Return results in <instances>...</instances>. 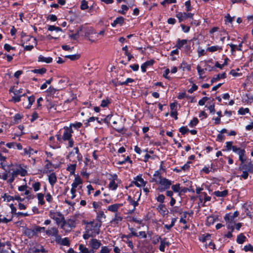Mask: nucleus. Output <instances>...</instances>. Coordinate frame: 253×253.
Masks as SVG:
<instances>
[{
	"label": "nucleus",
	"instance_id": "nucleus-33",
	"mask_svg": "<svg viewBox=\"0 0 253 253\" xmlns=\"http://www.w3.org/2000/svg\"><path fill=\"white\" fill-rule=\"evenodd\" d=\"M122 220L123 217L121 216H119L118 213H116L114 218L111 221V223L115 225H117Z\"/></svg>",
	"mask_w": 253,
	"mask_h": 253
},
{
	"label": "nucleus",
	"instance_id": "nucleus-28",
	"mask_svg": "<svg viewBox=\"0 0 253 253\" xmlns=\"http://www.w3.org/2000/svg\"><path fill=\"white\" fill-rule=\"evenodd\" d=\"M49 145L53 149L57 148V142L55 141L53 136H50L48 138Z\"/></svg>",
	"mask_w": 253,
	"mask_h": 253
},
{
	"label": "nucleus",
	"instance_id": "nucleus-48",
	"mask_svg": "<svg viewBox=\"0 0 253 253\" xmlns=\"http://www.w3.org/2000/svg\"><path fill=\"white\" fill-rule=\"evenodd\" d=\"M5 162H6V157L3 156L1 153H0V166L3 169H4L5 167L6 166V164Z\"/></svg>",
	"mask_w": 253,
	"mask_h": 253
},
{
	"label": "nucleus",
	"instance_id": "nucleus-19",
	"mask_svg": "<svg viewBox=\"0 0 253 253\" xmlns=\"http://www.w3.org/2000/svg\"><path fill=\"white\" fill-rule=\"evenodd\" d=\"M123 205V204H115L109 206L107 207V210L111 212H118V209L120 207H122Z\"/></svg>",
	"mask_w": 253,
	"mask_h": 253
},
{
	"label": "nucleus",
	"instance_id": "nucleus-54",
	"mask_svg": "<svg viewBox=\"0 0 253 253\" xmlns=\"http://www.w3.org/2000/svg\"><path fill=\"white\" fill-rule=\"evenodd\" d=\"M228 45L231 48V53L232 55L235 56V52L237 50V45L233 43H229Z\"/></svg>",
	"mask_w": 253,
	"mask_h": 253
},
{
	"label": "nucleus",
	"instance_id": "nucleus-1",
	"mask_svg": "<svg viewBox=\"0 0 253 253\" xmlns=\"http://www.w3.org/2000/svg\"><path fill=\"white\" fill-rule=\"evenodd\" d=\"M85 230H86V232L90 233L94 237L99 234L100 228L101 226L100 223H95L93 221H90L85 222Z\"/></svg>",
	"mask_w": 253,
	"mask_h": 253
},
{
	"label": "nucleus",
	"instance_id": "nucleus-60",
	"mask_svg": "<svg viewBox=\"0 0 253 253\" xmlns=\"http://www.w3.org/2000/svg\"><path fill=\"white\" fill-rule=\"evenodd\" d=\"M111 103L110 100L107 98L106 99H103L101 101L100 106L102 107H107Z\"/></svg>",
	"mask_w": 253,
	"mask_h": 253
},
{
	"label": "nucleus",
	"instance_id": "nucleus-34",
	"mask_svg": "<svg viewBox=\"0 0 253 253\" xmlns=\"http://www.w3.org/2000/svg\"><path fill=\"white\" fill-rule=\"evenodd\" d=\"M233 141H227L225 143L226 145L224 146V149H223V151H229L230 150H233V148H234L235 145H233Z\"/></svg>",
	"mask_w": 253,
	"mask_h": 253
},
{
	"label": "nucleus",
	"instance_id": "nucleus-61",
	"mask_svg": "<svg viewBox=\"0 0 253 253\" xmlns=\"http://www.w3.org/2000/svg\"><path fill=\"white\" fill-rule=\"evenodd\" d=\"M190 43L191 42H188V43L187 44H185L184 47V51L186 54H190V53L192 52Z\"/></svg>",
	"mask_w": 253,
	"mask_h": 253
},
{
	"label": "nucleus",
	"instance_id": "nucleus-23",
	"mask_svg": "<svg viewBox=\"0 0 253 253\" xmlns=\"http://www.w3.org/2000/svg\"><path fill=\"white\" fill-rule=\"evenodd\" d=\"M82 183L83 180L81 177L79 175H77L75 176L74 182L72 184V187L76 188L79 185L82 184Z\"/></svg>",
	"mask_w": 253,
	"mask_h": 253
},
{
	"label": "nucleus",
	"instance_id": "nucleus-14",
	"mask_svg": "<svg viewBox=\"0 0 253 253\" xmlns=\"http://www.w3.org/2000/svg\"><path fill=\"white\" fill-rule=\"evenodd\" d=\"M46 234L48 236H54L56 238H60V236L58 234V230L57 228L53 227L50 229H48L45 231Z\"/></svg>",
	"mask_w": 253,
	"mask_h": 253
},
{
	"label": "nucleus",
	"instance_id": "nucleus-17",
	"mask_svg": "<svg viewBox=\"0 0 253 253\" xmlns=\"http://www.w3.org/2000/svg\"><path fill=\"white\" fill-rule=\"evenodd\" d=\"M94 211L96 212L97 214L96 216V220L97 221V223H100L102 224V218H106V215L104 214V211H97L96 210H94Z\"/></svg>",
	"mask_w": 253,
	"mask_h": 253
},
{
	"label": "nucleus",
	"instance_id": "nucleus-40",
	"mask_svg": "<svg viewBox=\"0 0 253 253\" xmlns=\"http://www.w3.org/2000/svg\"><path fill=\"white\" fill-rule=\"evenodd\" d=\"M79 250L81 253H91V250L86 248L84 245L80 244L79 247Z\"/></svg>",
	"mask_w": 253,
	"mask_h": 253
},
{
	"label": "nucleus",
	"instance_id": "nucleus-64",
	"mask_svg": "<svg viewBox=\"0 0 253 253\" xmlns=\"http://www.w3.org/2000/svg\"><path fill=\"white\" fill-rule=\"evenodd\" d=\"M243 250L246 252H253V246H252L251 244H249L248 245H247L244 246L243 248Z\"/></svg>",
	"mask_w": 253,
	"mask_h": 253
},
{
	"label": "nucleus",
	"instance_id": "nucleus-10",
	"mask_svg": "<svg viewBox=\"0 0 253 253\" xmlns=\"http://www.w3.org/2000/svg\"><path fill=\"white\" fill-rule=\"evenodd\" d=\"M239 215V212L236 211L234 212L233 215H231L230 213H226L224 217V219L226 222H232L234 218L238 216Z\"/></svg>",
	"mask_w": 253,
	"mask_h": 253
},
{
	"label": "nucleus",
	"instance_id": "nucleus-13",
	"mask_svg": "<svg viewBox=\"0 0 253 253\" xmlns=\"http://www.w3.org/2000/svg\"><path fill=\"white\" fill-rule=\"evenodd\" d=\"M192 41V40H187L186 39L180 40L178 39L176 41V43L175 47L177 49H180L184 45L187 44L188 42L190 43Z\"/></svg>",
	"mask_w": 253,
	"mask_h": 253
},
{
	"label": "nucleus",
	"instance_id": "nucleus-30",
	"mask_svg": "<svg viewBox=\"0 0 253 253\" xmlns=\"http://www.w3.org/2000/svg\"><path fill=\"white\" fill-rule=\"evenodd\" d=\"M228 193L227 190H224L222 191H215L214 192V195L218 197H225Z\"/></svg>",
	"mask_w": 253,
	"mask_h": 253
},
{
	"label": "nucleus",
	"instance_id": "nucleus-4",
	"mask_svg": "<svg viewBox=\"0 0 253 253\" xmlns=\"http://www.w3.org/2000/svg\"><path fill=\"white\" fill-rule=\"evenodd\" d=\"M63 129L62 140L63 141H67V140L72 137V134L74 133V131L70 127L67 126H64Z\"/></svg>",
	"mask_w": 253,
	"mask_h": 253
},
{
	"label": "nucleus",
	"instance_id": "nucleus-27",
	"mask_svg": "<svg viewBox=\"0 0 253 253\" xmlns=\"http://www.w3.org/2000/svg\"><path fill=\"white\" fill-rule=\"evenodd\" d=\"M176 17L178 18L179 22H181L187 19L186 12H178L176 14Z\"/></svg>",
	"mask_w": 253,
	"mask_h": 253
},
{
	"label": "nucleus",
	"instance_id": "nucleus-36",
	"mask_svg": "<svg viewBox=\"0 0 253 253\" xmlns=\"http://www.w3.org/2000/svg\"><path fill=\"white\" fill-rule=\"evenodd\" d=\"M222 50V48L221 46L218 45H214L209 47L207 48V51H208L211 52H213L216 51L217 50L221 51Z\"/></svg>",
	"mask_w": 253,
	"mask_h": 253
},
{
	"label": "nucleus",
	"instance_id": "nucleus-6",
	"mask_svg": "<svg viewBox=\"0 0 253 253\" xmlns=\"http://www.w3.org/2000/svg\"><path fill=\"white\" fill-rule=\"evenodd\" d=\"M134 181L132 183L137 187L145 186L147 182L144 181L141 174H139L134 178Z\"/></svg>",
	"mask_w": 253,
	"mask_h": 253
},
{
	"label": "nucleus",
	"instance_id": "nucleus-9",
	"mask_svg": "<svg viewBox=\"0 0 253 253\" xmlns=\"http://www.w3.org/2000/svg\"><path fill=\"white\" fill-rule=\"evenodd\" d=\"M70 162H72L73 164L68 165L67 168L66 169V170L70 172V173L71 175H75V170L77 167V161L76 160H73L72 159H70Z\"/></svg>",
	"mask_w": 253,
	"mask_h": 253
},
{
	"label": "nucleus",
	"instance_id": "nucleus-63",
	"mask_svg": "<svg viewBox=\"0 0 253 253\" xmlns=\"http://www.w3.org/2000/svg\"><path fill=\"white\" fill-rule=\"evenodd\" d=\"M80 8L82 10L87 9L88 8L87 1L85 0H82Z\"/></svg>",
	"mask_w": 253,
	"mask_h": 253
},
{
	"label": "nucleus",
	"instance_id": "nucleus-50",
	"mask_svg": "<svg viewBox=\"0 0 253 253\" xmlns=\"http://www.w3.org/2000/svg\"><path fill=\"white\" fill-rule=\"evenodd\" d=\"M182 214V216L180 218L179 222L184 224H186L187 223V221L186 220L185 218L187 217L188 211H184Z\"/></svg>",
	"mask_w": 253,
	"mask_h": 253
},
{
	"label": "nucleus",
	"instance_id": "nucleus-49",
	"mask_svg": "<svg viewBox=\"0 0 253 253\" xmlns=\"http://www.w3.org/2000/svg\"><path fill=\"white\" fill-rule=\"evenodd\" d=\"M80 55L77 54H73V55H66L65 57L67 58L70 59L72 61H75L79 59L80 58Z\"/></svg>",
	"mask_w": 253,
	"mask_h": 253
},
{
	"label": "nucleus",
	"instance_id": "nucleus-12",
	"mask_svg": "<svg viewBox=\"0 0 253 253\" xmlns=\"http://www.w3.org/2000/svg\"><path fill=\"white\" fill-rule=\"evenodd\" d=\"M155 62V61L154 59L146 61L141 65V71L143 73H145L146 72V69L149 67L152 66Z\"/></svg>",
	"mask_w": 253,
	"mask_h": 253
},
{
	"label": "nucleus",
	"instance_id": "nucleus-46",
	"mask_svg": "<svg viewBox=\"0 0 253 253\" xmlns=\"http://www.w3.org/2000/svg\"><path fill=\"white\" fill-rule=\"evenodd\" d=\"M15 171L16 172V173L18 175H20L21 176H25L27 174V171L26 169L21 168L20 169H17L15 170Z\"/></svg>",
	"mask_w": 253,
	"mask_h": 253
},
{
	"label": "nucleus",
	"instance_id": "nucleus-44",
	"mask_svg": "<svg viewBox=\"0 0 253 253\" xmlns=\"http://www.w3.org/2000/svg\"><path fill=\"white\" fill-rule=\"evenodd\" d=\"M126 162H128L130 164H132V161L130 159L129 156H127L124 160L117 162V164L119 165H123L126 164Z\"/></svg>",
	"mask_w": 253,
	"mask_h": 253
},
{
	"label": "nucleus",
	"instance_id": "nucleus-43",
	"mask_svg": "<svg viewBox=\"0 0 253 253\" xmlns=\"http://www.w3.org/2000/svg\"><path fill=\"white\" fill-rule=\"evenodd\" d=\"M246 151H242L239 154V160L241 162V163H245L247 160V156H246Z\"/></svg>",
	"mask_w": 253,
	"mask_h": 253
},
{
	"label": "nucleus",
	"instance_id": "nucleus-2",
	"mask_svg": "<svg viewBox=\"0 0 253 253\" xmlns=\"http://www.w3.org/2000/svg\"><path fill=\"white\" fill-rule=\"evenodd\" d=\"M150 182H155L160 184V186L158 188V190L160 192H163L168 190L172 184V181L165 177H163L159 180H157L155 178H152Z\"/></svg>",
	"mask_w": 253,
	"mask_h": 253
},
{
	"label": "nucleus",
	"instance_id": "nucleus-35",
	"mask_svg": "<svg viewBox=\"0 0 253 253\" xmlns=\"http://www.w3.org/2000/svg\"><path fill=\"white\" fill-rule=\"evenodd\" d=\"M83 126V124L81 122H76L74 123H70L68 127H70L71 129L74 128L75 129L79 130Z\"/></svg>",
	"mask_w": 253,
	"mask_h": 253
},
{
	"label": "nucleus",
	"instance_id": "nucleus-57",
	"mask_svg": "<svg viewBox=\"0 0 253 253\" xmlns=\"http://www.w3.org/2000/svg\"><path fill=\"white\" fill-rule=\"evenodd\" d=\"M192 162L191 161H188L187 163L184 164L183 166L181 167V169L182 170L184 171H188L190 169V164H191Z\"/></svg>",
	"mask_w": 253,
	"mask_h": 253
},
{
	"label": "nucleus",
	"instance_id": "nucleus-21",
	"mask_svg": "<svg viewBox=\"0 0 253 253\" xmlns=\"http://www.w3.org/2000/svg\"><path fill=\"white\" fill-rule=\"evenodd\" d=\"M65 226H68V227L71 228H75L76 226L75 218L73 217L68 219L67 220H65Z\"/></svg>",
	"mask_w": 253,
	"mask_h": 253
},
{
	"label": "nucleus",
	"instance_id": "nucleus-47",
	"mask_svg": "<svg viewBox=\"0 0 253 253\" xmlns=\"http://www.w3.org/2000/svg\"><path fill=\"white\" fill-rule=\"evenodd\" d=\"M46 72V69L45 68H42L41 69H35L32 70V72L35 74H39L40 75H43Z\"/></svg>",
	"mask_w": 253,
	"mask_h": 253
},
{
	"label": "nucleus",
	"instance_id": "nucleus-37",
	"mask_svg": "<svg viewBox=\"0 0 253 253\" xmlns=\"http://www.w3.org/2000/svg\"><path fill=\"white\" fill-rule=\"evenodd\" d=\"M73 150L74 151L76 154L77 155V160L81 163L83 160V156L82 154L80 152L79 149L78 147H75L73 148Z\"/></svg>",
	"mask_w": 253,
	"mask_h": 253
},
{
	"label": "nucleus",
	"instance_id": "nucleus-15",
	"mask_svg": "<svg viewBox=\"0 0 253 253\" xmlns=\"http://www.w3.org/2000/svg\"><path fill=\"white\" fill-rule=\"evenodd\" d=\"M125 22V18L122 16H119L116 18L115 20L111 23V26L113 27H115L117 25L120 26H122Z\"/></svg>",
	"mask_w": 253,
	"mask_h": 253
},
{
	"label": "nucleus",
	"instance_id": "nucleus-39",
	"mask_svg": "<svg viewBox=\"0 0 253 253\" xmlns=\"http://www.w3.org/2000/svg\"><path fill=\"white\" fill-rule=\"evenodd\" d=\"M33 232H34L32 229L26 228L24 232V234L25 236H27L29 238H31L35 236Z\"/></svg>",
	"mask_w": 253,
	"mask_h": 253
},
{
	"label": "nucleus",
	"instance_id": "nucleus-56",
	"mask_svg": "<svg viewBox=\"0 0 253 253\" xmlns=\"http://www.w3.org/2000/svg\"><path fill=\"white\" fill-rule=\"evenodd\" d=\"M17 176V174L16 173V172L15 171V170L13 171L11 174V177L8 179L7 182L9 183H12L15 178Z\"/></svg>",
	"mask_w": 253,
	"mask_h": 253
},
{
	"label": "nucleus",
	"instance_id": "nucleus-22",
	"mask_svg": "<svg viewBox=\"0 0 253 253\" xmlns=\"http://www.w3.org/2000/svg\"><path fill=\"white\" fill-rule=\"evenodd\" d=\"M38 151L37 150H34L31 147H28L24 149V153L22 154L23 155H28L29 157L31 156V155H33L34 153H37Z\"/></svg>",
	"mask_w": 253,
	"mask_h": 253
},
{
	"label": "nucleus",
	"instance_id": "nucleus-5",
	"mask_svg": "<svg viewBox=\"0 0 253 253\" xmlns=\"http://www.w3.org/2000/svg\"><path fill=\"white\" fill-rule=\"evenodd\" d=\"M239 169L240 170H246L250 173L253 172V164L251 161L248 163H243L239 165Z\"/></svg>",
	"mask_w": 253,
	"mask_h": 253
},
{
	"label": "nucleus",
	"instance_id": "nucleus-52",
	"mask_svg": "<svg viewBox=\"0 0 253 253\" xmlns=\"http://www.w3.org/2000/svg\"><path fill=\"white\" fill-rule=\"evenodd\" d=\"M167 240V239L166 238H163V239L161 240V241L160 242V245L159 246V249L160 251L162 252H165V251L166 246L164 243V241Z\"/></svg>",
	"mask_w": 253,
	"mask_h": 253
},
{
	"label": "nucleus",
	"instance_id": "nucleus-16",
	"mask_svg": "<svg viewBox=\"0 0 253 253\" xmlns=\"http://www.w3.org/2000/svg\"><path fill=\"white\" fill-rule=\"evenodd\" d=\"M157 210L159 213L163 216L168 214L169 211L164 204H159L158 206Z\"/></svg>",
	"mask_w": 253,
	"mask_h": 253
},
{
	"label": "nucleus",
	"instance_id": "nucleus-59",
	"mask_svg": "<svg viewBox=\"0 0 253 253\" xmlns=\"http://www.w3.org/2000/svg\"><path fill=\"white\" fill-rule=\"evenodd\" d=\"M108 187L113 190H115L118 187V184L116 183L115 181L111 180L109 184Z\"/></svg>",
	"mask_w": 253,
	"mask_h": 253
},
{
	"label": "nucleus",
	"instance_id": "nucleus-11",
	"mask_svg": "<svg viewBox=\"0 0 253 253\" xmlns=\"http://www.w3.org/2000/svg\"><path fill=\"white\" fill-rule=\"evenodd\" d=\"M129 230L131 232L127 235L123 234L121 238L122 239H129L132 236L138 237V233L135 232V229L133 227H128Z\"/></svg>",
	"mask_w": 253,
	"mask_h": 253
},
{
	"label": "nucleus",
	"instance_id": "nucleus-29",
	"mask_svg": "<svg viewBox=\"0 0 253 253\" xmlns=\"http://www.w3.org/2000/svg\"><path fill=\"white\" fill-rule=\"evenodd\" d=\"M36 99L35 96L32 95L30 96H28V104L25 108L27 109H29L31 108L32 105L35 102Z\"/></svg>",
	"mask_w": 253,
	"mask_h": 253
},
{
	"label": "nucleus",
	"instance_id": "nucleus-45",
	"mask_svg": "<svg viewBox=\"0 0 253 253\" xmlns=\"http://www.w3.org/2000/svg\"><path fill=\"white\" fill-rule=\"evenodd\" d=\"M37 198L39 201V204L41 205H43L45 204V202L43 200L44 194L41 193H37Z\"/></svg>",
	"mask_w": 253,
	"mask_h": 253
},
{
	"label": "nucleus",
	"instance_id": "nucleus-7",
	"mask_svg": "<svg viewBox=\"0 0 253 253\" xmlns=\"http://www.w3.org/2000/svg\"><path fill=\"white\" fill-rule=\"evenodd\" d=\"M58 217L54 218L57 225H59L61 224V228L65 226V219L64 215L60 212L58 211L57 214Z\"/></svg>",
	"mask_w": 253,
	"mask_h": 253
},
{
	"label": "nucleus",
	"instance_id": "nucleus-24",
	"mask_svg": "<svg viewBox=\"0 0 253 253\" xmlns=\"http://www.w3.org/2000/svg\"><path fill=\"white\" fill-rule=\"evenodd\" d=\"M52 58L51 57H45L42 55L38 56V62H45L46 63H50L52 62Z\"/></svg>",
	"mask_w": 253,
	"mask_h": 253
},
{
	"label": "nucleus",
	"instance_id": "nucleus-3",
	"mask_svg": "<svg viewBox=\"0 0 253 253\" xmlns=\"http://www.w3.org/2000/svg\"><path fill=\"white\" fill-rule=\"evenodd\" d=\"M87 245L90 248L91 253H94L95 251L100 248L101 243L96 239L92 238L90 240Z\"/></svg>",
	"mask_w": 253,
	"mask_h": 253
},
{
	"label": "nucleus",
	"instance_id": "nucleus-53",
	"mask_svg": "<svg viewBox=\"0 0 253 253\" xmlns=\"http://www.w3.org/2000/svg\"><path fill=\"white\" fill-rule=\"evenodd\" d=\"M250 112V110L248 108H244L243 107H241L239 108L238 113L241 115H244L246 113H248Z\"/></svg>",
	"mask_w": 253,
	"mask_h": 253
},
{
	"label": "nucleus",
	"instance_id": "nucleus-20",
	"mask_svg": "<svg viewBox=\"0 0 253 253\" xmlns=\"http://www.w3.org/2000/svg\"><path fill=\"white\" fill-rule=\"evenodd\" d=\"M48 182L49 184L53 186L57 181V177L55 172H52L48 175Z\"/></svg>",
	"mask_w": 253,
	"mask_h": 253
},
{
	"label": "nucleus",
	"instance_id": "nucleus-62",
	"mask_svg": "<svg viewBox=\"0 0 253 253\" xmlns=\"http://www.w3.org/2000/svg\"><path fill=\"white\" fill-rule=\"evenodd\" d=\"M32 187L33 188L34 191L37 192L39 191L41 188V183L39 181L35 182L33 183Z\"/></svg>",
	"mask_w": 253,
	"mask_h": 253
},
{
	"label": "nucleus",
	"instance_id": "nucleus-18",
	"mask_svg": "<svg viewBox=\"0 0 253 253\" xmlns=\"http://www.w3.org/2000/svg\"><path fill=\"white\" fill-rule=\"evenodd\" d=\"M55 241L57 243L63 246H69L70 245V241L67 237L64 238L61 240L60 237V238H56Z\"/></svg>",
	"mask_w": 253,
	"mask_h": 253
},
{
	"label": "nucleus",
	"instance_id": "nucleus-42",
	"mask_svg": "<svg viewBox=\"0 0 253 253\" xmlns=\"http://www.w3.org/2000/svg\"><path fill=\"white\" fill-rule=\"evenodd\" d=\"M215 221V218L213 216L211 215L207 217L206 224L209 226L213 224Z\"/></svg>",
	"mask_w": 253,
	"mask_h": 253
},
{
	"label": "nucleus",
	"instance_id": "nucleus-58",
	"mask_svg": "<svg viewBox=\"0 0 253 253\" xmlns=\"http://www.w3.org/2000/svg\"><path fill=\"white\" fill-rule=\"evenodd\" d=\"M180 184L179 183H177L174 185H172L171 186V189L173 192L177 193L179 192L180 190Z\"/></svg>",
	"mask_w": 253,
	"mask_h": 253
},
{
	"label": "nucleus",
	"instance_id": "nucleus-32",
	"mask_svg": "<svg viewBox=\"0 0 253 253\" xmlns=\"http://www.w3.org/2000/svg\"><path fill=\"white\" fill-rule=\"evenodd\" d=\"M246 239V237L243 233H240L237 237L236 242L239 244H242L245 242Z\"/></svg>",
	"mask_w": 253,
	"mask_h": 253
},
{
	"label": "nucleus",
	"instance_id": "nucleus-8",
	"mask_svg": "<svg viewBox=\"0 0 253 253\" xmlns=\"http://www.w3.org/2000/svg\"><path fill=\"white\" fill-rule=\"evenodd\" d=\"M136 194H138V198L137 199V200L135 201L133 199V198L130 196H128L127 197V201L129 203V204L130 205H131L133 206V207L134 208V209H136V207L137 206H138V201L140 200V196L141 195V192H136Z\"/></svg>",
	"mask_w": 253,
	"mask_h": 253
},
{
	"label": "nucleus",
	"instance_id": "nucleus-51",
	"mask_svg": "<svg viewBox=\"0 0 253 253\" xmlns=\"http://www.w3.org/2000/svg\"><path fill=\"white\" fill-rule=\"evenodd\" d=\"M199 123V120L197 118L194 117L189 123L188 125L191 127H193Z\"/></svg>",
	"mask_w": 253,
	"mask_h": 253
},
{
	"label": "nucleus",
	"instance_id": "nucleus-41",
	"mask_svg": "<svg viewBox=\"0 0 253 253\" xmlns=\"http://www.w3.org/2000/svg\"><path fill=\"white\" fill-rule=\"evenodd\" d=\"M23 118L22 114L17 113L13 117V121L15 124H19L21 122V120Z\"/></svg>",
	"mask_w": 253,
	"mask_h": 253
},
{
	"label": "nucleus",
	"instance_id": "nucleus-31",
	"mask_svg": "<svg viewBox=\"0 0 253 253\" xmlns=\"http://www.w3.org/2000/svg\"><path fill=\"white\" fill-rule=\"evenodd\" d=\"M170 213L172 214L179 213V214H182L184 211L180 207L175 206L170 210Z\"/></svg>",
	"mask_w": 253,
	"mask_h": 253
},
{
	"label": "nucleus",
	"instance_id": "nucleus-38",
	"mask_svg": "<svg viewBox=\"0 0 253 253\" xmlns=\"http://www.w3.org/2000/svg\"><path fill=\"white\" fill-rule=\"evenodd\" d=\"M143 250L146 253H153L154 252L153 247L151 244L144 246Z\"/></svg>",
	"mask_w": 253,
	"mask_h": 253
},
{
	"label": "nucleus",
	"instance_id": "nucleus-55",
	"mask_svg": "<svg viewBox=\"0 0 253 253\" xmlns=\"http://www.w3.org/2000/svg\"><path fill=\"white\" fill-rule=\"evenodd\" d=\"M189 129L187 128V126H182L179 128V131L181 133V134L183 135H184L187 132H188Z\"/></svg>",
	"mask_w": 253,
	"mask_h": 253
},
{
	"label": "nucleus",
	"instance_id": "nucleus-26",
	"mask_svg": "<svg viewBox=\"0 0 253 253\" xmlns=\"http://www.w3.org/2000/svg\"><path fill=\"white\" fill-rule=\"evenodd\" d=\"M226 78V74L225 72H224L222 74H218L216 75V77L212 78L211 80V84H212L216 81L219 80L220 79H225Z\"/></svg>",
	"mask_w": 253,
	"mask_h": 253
},
{
	"label": "nucleus",
	"instance_id": "nucleus-25",
	"mask_svg": "<svg viewBox=\"0 0 253 253\" xmlns=\"http://www.w3.org/2000/svg\"><path fill=\"white\" fill-rule=\"evenodd\" d=\"M44 161H45V162L47 163V164L44 166V169L43 170V173H49L51 171H52V170H50L49 168L51 166H53V164L50 161H49L47 159L45 160Z\"/></svg>",
	"mask_w": 253,
	"mask_h": 253
}]
</instances>
